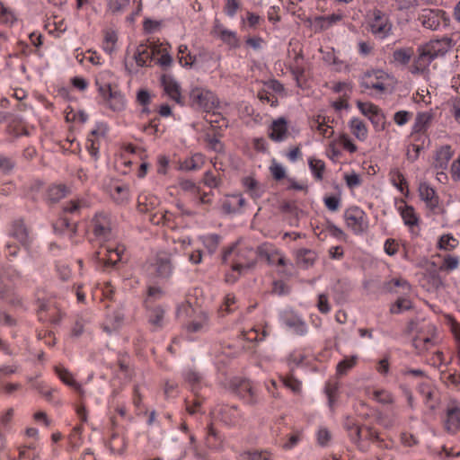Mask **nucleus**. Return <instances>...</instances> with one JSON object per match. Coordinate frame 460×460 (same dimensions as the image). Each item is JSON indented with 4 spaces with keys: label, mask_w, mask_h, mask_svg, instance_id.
<instances>
[{
    "label": "nucleus",
    "mask_w": 460,
    "mask_h": 460,
    "mask_svg": "<svg viewBox=\"0 0 460 460\" xmlns=\"http://www.w3.org/2000/svg\"><path fill=\"white\" fill-rule=\"evenodd\" d=\"M450 47V40L446 38L431 40L420 47L418 58L414 62L413 72L423 71L434 58L445 55Z\"/></svg>",
    "instance_id": "1"
},
{
    "label": "nucleus",
    "mask_w": 460,
    "mask_h": 460,
    "mask_svg": "<svg viewBox=\"0 0 460 460\" xmlns=\"http://www.w3.org/2000/svg\"><path fill=\"white\" fill-rule=\"evenodd\" d=\"M140 43L132 50L130 56V49L127 50V57L125 58V67L130 74H135L139 68L146 66L155 58L154 44Z\"/></svg>",
    "instance_id": "2"
},
{
    "label": "nucleus",
    "mask_w": 460,
    "mask_h": 460,
    "mask_svg": "<svg viewBox=\"0 0 460 460\" xmlns=\"http://www.w3.org/2000/svg\"><path fill=\"white\" fill-rule=\"evenodd\" d=\"M190 103L191 107L209 113L219 104L216 94L203 87H195L190 92Z\"/></svg>",
    "instance_id": "3"
},
{
    "label": "nucleus",
    "mask_w": 460,
    "mask_h": 460,
    "mask_svg": "<svg viewBox=\"0 0 460 460\" xmlns=\"http://www.w3.org/2000/svg\"><path fill=\"white\" fill-rule=\"evenodd\" d=\"M257 252L248 245L240 244L236 248L235 258L232 269L239 274L246 273L254 267L257 261Z\"/></svg>",
    "instance_id": "4"
},
{
    "label": "nucleus",
    "mask_w": 460,
    "mask_h": 460,
    "mask_svg": "<svg viewBox=\"0 0 460 460\" xmlns=\"http://www.w3.org/2000/svg\"><path fill=\"white\" fill-rule=\"evenodd\" d=\"M367 22L371 32L379 39H385L392 31L393 24L388 15L380 10L371 11Z\"/></svg>",
    "instance_id": "5"
},
{
    "label": "nucleus",
    "mask_w": 460,
    "mask_h": 460,
    "mask_svg": "<svg viewBox=\"0 0 460 460\" xmlns=\"http://www.w3.org/2000/svg\"><path fill=\"white\" fill-rule=\"evenodd\" d=\"M100 95L104 104L113 111H121L125 109L124 96L118 91H112L111 84L104 83L99 87Z\"/></svg>",
    "instance_id": "6"
},
{
    "label": "nucleus",
    "mask_w": 460,
    "mask_h": 460,
    "mask_svg": "<svg viewBox=\"0 0 460 460\" xmlns=\"http://www.w3.org/2000/svg\"><path fill=\"white\" fill-rule=\"evenodd\" d=\"M390 82L391 76L385 71L372 70L365 74L362 84L366 88L383 93L388 88Z\"/></svg>",
    "instance_id": "7"
},
{
    "label": "nucleus",
    "mask_w": 460,
    "mask_h": 460,
    "mask_svg": "<svg viewBox=\"0 0 460 460\" xmlns=\"http://www.w3.org/2000/svg\"><path fill=\"white\" fill-rule=\"evenodd\" d=\"M345 221L348 227L354 233L360 234L367 229V220L365 212L359 208L353 207L346 210Z\"/></svg>",
    "instance_id": "8"
},
{
    "label": "nucleus",
    "mask_w": 460,
    "mask_h": 460,
    "mask_svg": "<svg viewBox=\"0 0 460 460\" xmlns=\"http://www.w3.org/2000/svg\"><path fill=\"white\" fill-rule=\"evenodd\" d=\"M342 18L343 14L337 13L327 16L307 17L305 22L313 31L321 32L337 24Z\"/></svg>",
    "instance_id": "9"
},
{
    "label": "nucleus",
    "mask_w": 460,
    "mask_h": 460,
    "mask_svg": "<svg viewBox=\"0 0 460 460\" xmlns=\"http://www.w3.org/2000/svg\"><path fill=\"white\" fill-rule=\"evenodd\" d=\"M153 272L160 278H169L172 272V256L167 252H159L151 264Z\"/></svg>",
    "instance_id": "10"
},
{
    "label": "nucleus",
    "mask_w": 460,
    "mask_h": 460,
    "mask_svg": "<svg viewBox=\"0 0 460 460\" xmlns=\"http://www.w3.org/2000/svg\"><path fill=\"white\" fill-rule=\"evenodd\" d=\"M419 20L427 29L437 30L447 19L445 12L440 9H424Z\"/></svg>",
    "instance_id": "11"
},
{
    "label": "nucleus",
    "mask_w": 460,
    "mask_h": 460,
    "mask_svg": "<svg viewBox=\"0 0 460 460\" xmlns=\"http://www.w3.org/2000/svg\"><path fill=\"white\" fill-rule=\"evenodd\" d=\"M161 84L165 94L171 100L174 101L178 104L183 105L181 85L172 76L169 75H162Z\"/></svg>",
    "instance_id": "12"
},
{
    "label": "nucleus",
    "mask_w": 460,
    "mask_h": 460,
    "mask_svg": "<svg viewBox=\"0 0 460 460\" xmlns=\"http://www.w3.org/2000/svg\"><path fill=\"white\" fill-rule=\"evenodd\" d=\"M284 324L293 332L298 335H304L307 332L305 323L296 314L287 312L282 317Z\"/></svg>",
    "instance_id": "13"
},
{
    "label": "nucleus",
    "mask_w": 460,
    "mask_h": 460,
    "mask_svg": "<svg viewBox=\"0 0 460 460\" xmlns=\"http://www.w3.org/2000/svg\"><path fill=\"white\" fill-rule=\"evenodd\" d=\"M215 33L219 39L227 44L230 48L237 49L240 46V40L236 33L224 27L220 23H217L214 27Z\"/></svg>",
    "instance_id": "14"
},
{
    "label": "nucleus",
    "mask_w": 460,
    "mask_h": 460,
    "mask_svg": "<svg viewBox=\"0 0 460 460\" xmlns=\"http://www.w3.org/2000/svg\"><path fill=\"white\" fill-rule=\"evenodd\" d=\"M288 135L287 121L283 118L274 120L270 128L269 137L276 142L283 141Z\"/></svg>",
    "instance_id": "15"
},
{
    "label": "nucleus",
    "mask_w": 460,
    "mask_h": 460,
    "mask_svg": "<svg viewBox=\"0 0 460 460\" xmlns=\"http://www.w3.org/2000/svg\"><path fill=\"white\" fill-rule=\"evenodd\" d=\"M105 252V257L101 260L103 261L105 265H114L121 259V254L124 252V248L122 246H112L108 245L105 247H102L101 251L97 252V255L100 256Z\"/></svg>",
    "instance_id": "16"
},
{
    "label": "nucleus",
    "mask_w": 460,
    "mask_h": 460,
    "mask_svg": "<svg viewBox=\"0 0 460 460\" xmlns=\"http://www.w3.org/2000/svg\"><path fill=\"white\" fill-rule=\"evenodd\" d=\"M239 396L248 404H255L258 402L257 394L248 380H243L237 386Z\"/></svg>",
    "instance_id": "17"
},
{
    "label": "nucleus",
    "mask_w": 460,
    "mask_h": 460,
    "mask_svg": "<svg viewBox=\"0 0 460 460\" xmlns=\"http://www.w3.org/2000/svg\"><path fill=\"white\" fill-rule=\"evenodd\" d=\"M419 194L420 199L426 203V205L429 208L433 209L438 207V197L437 196L434 189H432L428 183H420Z\"/></svg>",
    "instance_id": "18"
},
{
    "label": "nucleus",
    "mask_w": 460,
    "mask_h": 460,
    "mask_svg": "<svg viewBox=\"0 0 460 460\" xmlns=\"http://www.w3.org/2000/svg\"><path fill=\"white\" fill-rule=\"evenodd\" d=\"M260 254L261 257L265 258L268 263L270 265H286V258L284 255L279 250L274 249L273 247H262L260 251Z\"/></svg>",
    "instance_id": "19"
},
{
    "label": "nucleus",
    "mask_w": 460,
    "mask_h": 460,
    "mask_svg": "<svg viewBox=\"0 0 460 460\" xmlns=\"http://www.w3.org/2000/svg\"><path fill=\"white\" fill-rule=\"evenodd\" d=\"M433 119V113L430 111L418 112L412 127L413 133H425Z\"/></svg>",
    "instance_id": "20"
},
{
    "label": "nucleus",
    "mask_w": 460,
    "mask_h": 460,
    "mask_svg": "<svg viewBox=\"0 0 460 460\" xmlns=\"http://www.w3.org/2000/svg\"><path fill=\"white\" fill-rule=\"evenodd\" d=\"M11 235L23 246H27L31 242L29 230L22 221H15L13 223Z\"/></svg>",
    "instance_id": "21"
},
{
    "label": "nucleus",
    "mask_w": 460,
    "mask_h": 460,
    "mask_svg": "<svg viewBox=\"0 0 460 460\" xmlns=\"http://www.w3.org/2000/svg\"><path fill=\"white\" fill-rule=\"evenodd\" d=\"M155 58L156 63L162 67H169L172 65V59L169 54L166 45L163 43L154 44Z\"/></svg>",
    "instance_id": "22"
},
{
    "label": "nucleus",
    "mask_w": 460,
    "mask_h": 460,
    "mask_svg": "<svg viewBox=\"0 0 460 460\" xmlns=\"http://www.w3.org/2000/svg\"><path fill=\"white\" fill-rule=\"evenodd\" d=\"M136 5L135 14H138L141 11V0H110L109 9L112 13H120L126 10L130 4Z\"/></svg>",
    "instance_id": "23"
},
{
    "label": "nucleus",
    "mask_w": 460,
    "mask_h": 460,
    "mask_svg": "<svg viewBox=\"0 0 460 460\" xmlns=\"http://www.w3.org/2000/svg\"><path fill=\"white\" fill-rule=\"evenodd\" d=\"M385 288L394 294L408 295L411 292L410 284L402 279H393L385 283Z\"/></svg>",
    "instance_id": "24"
},
{
    "label": "nucleus",
    "mask_w": 460,
    "mask_h": 460,
    "mask_svg": "<svg viewBox=\"0 0 460 460\" xmlns=\"http://www.w3.org/2000/svg\"><path fill=\"white\" fill-rule=\"evenodd\" d=\"M311 128L319 132V134L325 138H330L334 133L332 128L326 123L325 117L321 115H318L313 119Z\"/></svg>",
    "instance_id": "25"
},
{
    "label": "nucleus",
    "mask_w": 460,
    "mask_h": 460,
    "mask_svg": "<svg viewBox=\"0 0 460 460\" xmlns=\"http://www.w3.org/2000/svg\"><path fill=\"white\" fill-rule=\"evenodd\" d=\"M243 185L246 192L253 199H257L261 197L263 193L262 186L252 177L247 176L243 179Z\"/></svg>",
    "instance_id": "26"
},
{
    "label": "nucleus",
    "mask_w": 460,
    "mask_h": 460,
    "mask_svg": "<svg viewBox=\"0 0 460 460\" xmlns=\"http://www.w3.org/2000/svg\"><path fill=\"white\" fill-rule=\"evenodd\" d=\"M111 229V224L108 217L104 214H99L93 220V231L98 236H106Z\"/></svg>",
    "instance_id": "27"
},
{
    "label": "nucleus",
    "mask_w": 460,
    "mask_h": 460,
    "mask_svg": "<svg viewBox=\"0 0 460 460\" xmlns=\"http://www.w3.org/2000/svg\"><path fill=\"white\" fill-rule=\"evenodd\" d=\"M447 429L450 432L456 431L460 427V410L452 405L447 409Z\"/></svg>",
    "instance_id": "28"
},
{
    "label": "nucleus",
    "mask_w": 460,
    "mask_h": 460,
    "mask_svg": "<svg viewBox=\"0 0 460 460\" xmlns=\"http://www.w3.org/2000/svg\"><path fill=\"white\" fill-rule=\"evenodd\" d=\"M390 181L402 194L408 192V184L404 175L398 168H393L389 173Z\"/></svg>",
    "instance_id": "29"
},
{
    "label": "nucleus",
    "mask_w": 460,
    "mask_h": 460,
    "mask_svg": "<svg viewBox=\"0 0 460 460\" xmlns=\"http://www.w3.org/2000/svg\"><path fill=\"white\" fill-rule=\"evenodd\" d=\"M413 346L419 353L430 349L434 345L433 335L420 333L413 339Z\"/></svg>",
    "instance_id": "30"
},
{
    "label": "nucleus",
    "mask_w": 460,
    "mask_h": 460,
    "mask_svg": "<svg viewBox=\"0 0 460 460\" xmlns=\"http://www.w3.org/2000/svg\"><path fill=\"white\" fill-rule=\"evenodd\" d=\"M107 128L104 125H98L96 128L93 129L87 141L91 143L90 148L93 154H95L99 149L98 142L101 138L104 137Z\"/></svg>",
    "instance_id": "31"
},
{
    "label": "nucleus",
    "mask_w": 460,
    "mask_h": 460,
    "mask_svg": "<svg viewBox=\"0 0 460 460\" xmlns=\"http://www.w3.org/2000/svg\"><path fill=\"white\" fill-rule=\"evenodd\" d=\"M349 128L351 133L360 141H364L367 137V128L365 123L359 119L354 118L349 121Z\"/></svg>",
    "instance_id": "32"
},
{
    "label": "nucleus",
    "mask_w": 460,
    "mask_h": 460,
    "mask_svg": "<svg viewBox=\"0 0 460 460\" xmlns=\"http://www.w3.org/2000/svg\"><path fill=\"white\" fill-rule=\"evenodd\" d=\"M297 263L303 268H309L312 266L315 260L316 254L312 250L300 249L296 252Z\"/></svg>",
    "instance_id": "33"
},
{
    "label": "nucleus",
    "mask_w": 460,
    "mask_h": 460,
    "mask_svg": "<svg viewBox=\"0 0 460 460\" xmlns=\"http://www.w3.org/2000/svg\"><path fill=\"white\" fill-rule=\"evenodd\" d=\"M56 373L58 374V377L67 385L70 387L75 389L79 393H83V390L81 388V385L76 383V381L74 379L72 374L67 371L66 368L61 367H56Z\"/></svg>",
    "instance_id": "34"
},
{
    "label": "nucleus",
    "mask_w": 460,
    "mask_h": 460,
    "mask_svg": "<svg viewBox=\"0 0 460 460\" xmlns=\"http://www.w3.org/2000/svg\"><path fill=\"white\" fill-rule=\"evenodd\" d=\"M402 218L405 225L413 226L418 224V217L414 208L408 205H403L399 208Z\"/></svg>",
    "instance_id": "35"
},
{
    "label": "nucleus",
    "mask_w": 460,
    "mask_h": 460,
    "mask_svg": "<svg viewBox=\"0 0 460 460\" xmlns=\"http://www.w3.org/2000/svg\"><path fill=\"white\" fill-rule=\"evenodd\" d=\"M158 199L152 195L141 194L138 197V209L141 212H147L158 205Z\"/></svg>",
    "instance_id": "36"
},
{
    "label": "nucleus",
    "mask_w": 460,
    "mask_h": 460,
    "mask_svg": "<svg viewBox=\"0 0 460 460\" xmlns=\"http://www.w3.org/2000/svg\"><path fill=\"white\" fill-rule=\"evenodd\" d=\"M214 415L220 416L226 423L231 424L237 416V411L234 407L222 406L213 411Z\"/></svg>",
    "instance_id": "37"
},
{
    "label": "nucleus",
    "mask_w": 460,
    "mask_h": 460,
    "mask_svg": "<svg viewBox=\"0 0 460 460\" xmlns=\"http://www.w3.org/2000/svg\"><path fill=\"white\" fill-rule=\"evenodd\" d=\"M111 198L119 204L126 203L129 199L128 187L126 185H117L111 190Z\"/></svg>",
    "instance_id": "38"
},
{
    "label": "nucleus",
    "mask_w": 460,
    "mask_h": 460,
    "mask_svg": "<svg viewBox=\"0 0 460 460\" xmlns=\"http://www.w3.org/2000/svg\"><path fill=\"white\" fill-rule=\"evenodd\" d=\"M118 36L114 31H106L102 43L103 50L111 55L117 49Z\"/></svg>",
    "instance_id": "39"
},
{
    "label": "nucleus",
    "mask_w": 460,
    "mask_h": 460,
    "mask_svg": "<svg viewBox=\"0 0 460 460\" xmlns=\"http://www.w3.org/2000/svg\"><path fill=\"white\" fill-rule=\"evenodd\" d=\"M204 164V157L201 154H195L190 158L186 159L181 164V169L188 171H195L199 169Z\"/></svg>",
    "instance_id": "40"
},
{
    "label": "nucleus",
    "mask_w": 460,
    "mask_h": 460,
    "mask_svg": "<svg viewBox=\"0 0 460 460\" xmlns=\"http://www.w3.org/2000/svg\"><path fill=\"white\" fill-rule=\"evenodd\" d=\"M413 50L411 49H396L393 53V61L398 65L405 66L410 62Z\"/></svg>",
    "instance_id": "41"
},
{
    "label": "nucleus",
    "mask_w": 460,
    "mask_h": 460,
    "mask_svg": "<svg viewBox=\"0 0 460 460\" xmlns=\"http://www.w3.org/2000/svg\"><path fill=\"white\" fill-rule=\"evenodd\" d=\"M245 199L242 195H232L224 203V208L229 212H234L243 208Z\"/></svg>",
    "instance_id": "42"
},
{
    "label": "nucleus",
    "mask_w": 460,
    "mask_h": 460,
    "mask_svg": "<svg viewBox=\"0 0 460 460\" xmlns=\"http://www.w3.org/2000/svg\"><path fill=\"white\" fill-rule=\"evenodd\" d=\"M453 155L452 149L449 146H441L436 155L437 164L444 168L447 164L448 161L451 159Z\"/></svg>",
    "instance_id": "43"
},
{
    "label": "nucleus",
    "mask_w": 460,
    "mask_h": 460,
    "mask_svg": "<svg viewBox=\"0 0 460 460\" xmlns=\"http://www.w3.org/2000/svg\"><path fill=\"white\" fill-rule=\"evenodd\" d=\"M358 361L357 356H351L349 358H345L343 360L338 363L336 367V373L338 376H344L348 373L349 370L353 368Z\"/></svg>",
    "instance_id": "44"
},
{
    "label": "nucleus",
    "mask_w": 460,
    "mask_h": 460,
    "mask_svg": "<svg viewBox=\"0 0 460 460\" xmlns=\"http://www.w3.org/2000/svg\"><path fill=\"white\" fill-rule=\"evenodd\" d=\"M371 397L375 401L383 404H392L394 402L393 394L385 389H375L371 393Z\"/></svg>",
    "instance_id": "45"
},
{
    "label": "nucleus",
    "mask_w": 460,
    "mask_h": 460,
    "mask_svg": "<svg viewBox=\"0 0 460 460\" xmlns=\"http://www.w3.org/2000/svg\"><path fill=\"white\" fill-rule=\"evenodd\" d=\"M67 193L68 189L65 185L59 184L49 187L48 196L51 201L57 202L65 198Z\"/></svg>",
    "instance_id": "46"
},
{
    "label": "nucleus",
    "mask_w": 460,
    "mask_h": 460,
    "mask_svg": "<svg viewBox=\"0 0 460 460\" xmlns=\"http://www.w3.org/2000/svg\"><path fill=\"white\" fill-rule=\"evenodd\" d=\"M406 296V295H403ZM412 306L411 301L406 296H400L395 301L394 304L392 305L390 308V312L392 314H401L406 310L411 309Z\"/></svg>",
    "instance_id": "47"
},
{
    "label": "nucleus",
    "mask_w": 460,
    "mask_h": 460,
    "mask_svg": "<svg viewBox=\"0 0 460 460\" xmlns=\"http://www.w3.org/2000/svg\"><path fill=\"white\" fill-rule=\"evenodd\" d=\"M206 120L209 123L212 129H221L227 127L226 119L219 113H209L206 116Z\"/></svg>",
    "instance_id": "48"
},
{
    "label": "nucleus",
    "mask_w": 460,
    "mask_h": 460,
    "mask_svg": "<svg viewBox=\"0 0 460 460\" xmlns=\"http://www.w3.org/2000/svg\"><path fill=\"white\" fill-rule=\"evenodd\" d=\"M110 449L112 453L120 455L125 451L126 443L123 438L117 434H113L110 440Z\"/></svg>",
    "instance_id": "49"
},
{
    "label": "nucleus",
    "mask_w": 460,
    "mask_h": 460,
    "mask_svg": "<svg viewBox=\"0 0 460 460\" xmlns=\"http://www.w3.org/2000/svg\"><path fill=\"white\" fill-rule=\"evenodd\" d=\"M458 245V240L451 234H444L438 241V248L452 251Z\"/></svg>",
    "instance_id": "50"
},
{
    "label": "nucleus",
    "mask_w": 460,
    "mask_h": 460,
    "mask_svg": "<svg viewBox=\"0 0 460 460\" xmlns=\"http://www.w3.org/2000/svg\"><path fill=\"white\" fill-rule=\"evenodd\" d=\"M309 167L317 180L323 179V174L325 170V164L323 161L316 158H311L309 160Z\"/></svg>",
    "instance_id": "51"
},
{
    "label": "nucleus",
    "mask_w": 460,
    "mask_h": 460,
    "mask_svg": "<svg viewBox=\"0 0 460 460\" xmlns=\"http://www.w3.org/2000/svg\"><path fill=\"white\" fill-rule=\"evenodd\" d=\"M208 253L212 254L217 249L219 237L216 234H210L200 238Z\"/></svg>",
    "instance_id": "52"
},
{
    "label": "nucleus",
    "mask_w": 460,
    "mask_h": 460,
    "mask_svg": "<svg viewBox=\"0 0 460 460\" xmlns=\"http://www.w3.org/2000/svg\"><path fill=\"white\" fill-rule=\"evenodd\" d=\"M263 22V19L252 12L246 13V18L242 21L243 25H247L251 29H256Z\"/></svg>",
    "instance_id": "53"
},
{
    "label": "nucleus",
    "mask_w": 460,
    "mask_h": 460,
    "mask_svg": "<svg viewBox=\"0 0 460 460\" xmlns=\"http://www.w3.org/2000/svg\"><path fill=\"white\" fill-rule=\"evenodd\" d=\"M164 311L161 307H155L150 312L149 322L155 327H160L164 319Z\"/></svg>",
    "instance_id": "54"
},
{
    "label": "nucleus",
    "mask_w": 460,
    "mask_h": 460,
    "mask_svg": "<svg viewBox=\"0 0 460 460\" xmlns=\"http://www.w3.org/2000/svg\"><path fill=\"white\" fill-rule=\"evenodd\" d=\"M337 392H338V385L337 384H332V383L326 384L325 394L328 397V404L331 408L333 407V405L336 402Z\"/></svg>",
    "instance_id": "55"
},
{
    "label": "nucleus",
    "mask_w": 460,
    "mask_h": 460,
    "mask_svg": "<svg viewBox=\"0 0 460 460\" xmlns=\"http://www.w3.org/2000/svg\"><path fill=\"white\" fill-rule=\"evenodd\" d=\"M375 128L377 130H383L385 125V119L384 114L381 112L380 109H378L372 116L368 118Z\"/></svg>",
    "instance_id": "56"
},
{
    "label": "nucleus",
    "mask_w": 460,
    "mask_h": 460,
    "mask_svg": "<svg viewBox=\"0 0 460 460\" xmlns=\"http://www.w3.org/2000/svg\"><path fill=\"white\" fill-rule=\"evenodd\" d=\"M172 214L168 211L155 213L151 216L150 221L155 225H166L171 220Z\"/></svg>",
    "instance_id": "57"
},
{
    "label": "nucleus",
    "mask_w": 460,
    "mask_h": 460,
    "mask_svg": "<svg viewBox=\"0 0 460 460\" xmlns=\"http://www.w3.org/2000/svg\"><path fill=\"white\" fill-rule=\"evenodd\" d=\"M357 106L362 114L368 118L379 109L376 105L371 102H358Z\"/></svg>",
    "instance_id": "58"
},
{
    "label": "nucleus",
    "mask_w": 460,
    "mask_h": 460,
    "mask_svg": "<svg viewBox=\"0 0 460 460\" xmlns=\"http://www.w3.org/2000/svg\"><path fill=\"white\" fill-rule=\"evenodd\" d=\"M15 21L13 13L0 2V22L13 23Z\"/></svg>",
    "instance_id": "59"
},
{
    "label": "nucleus",
    "mask_w": 460,
    "mask_h": 460,
    "mask_svg": "<svg viewBox=\"0 0 460 460\" xmlns=\"http://www.w3.org/2000/svg\"><path fill=\"white\" fill-rule=\"evenodd\" d=\"M423 149V146L421 145L412 144L411 145L406 151V157L407 159L413 163L415 162L420 154V151Z\"/></svg>",
    "instance_id": "60"
},
{
    "label": "nucleus",
    "mask_w": 460,
    "mask_h": 460,
    "mask_svg": "<svg viewBox=\"0 0 460 460\" xmlns=\"http://www.w3.org/2000/svg\"><path fill=\"white\" fill-rule=\"evenodd\" d=\"M344 180H345L348 187L350 189L356 188L361 184L360 176L354 172H352L350 173H346L344 175Z\"/></svg>",
    "instance_id": "61"
},
{
    "label": "nucleus",
    "mask_w": 460,
    "mask_h": 460,
    "mask_svg": "<svg viewBox=\"0 0 460 460\" xmlns=\"http://www.w3.org/2000/svg\"><path fill=\"white\" fill-rule=\"evenodd\" d=\"M332 438L331 432L325 428H320L317 432V442L320 446L325 447Z\"/></svg>",
    "instance_id": "62"
},
{
    "label": "nucleus",
    "mask_w": 460,
    "mask_h": 460,
    "mask_svg": "<svg viewBox=\"0 0 460 460\" xmlns=\"http://www.w3.org/2000/svg\"><path fill=\"white\" fill-rule=\"evenodd\" d=\"M270 171L275 180H281L286 176L285 168L278 163H272L270 167Z\"/></svg>",
    "instance_id": "63"
},
{
    "label": "nucleus",
    "mask_w": 460,
    "mask_h": 460,
    "mask_svg": "<svg viewBox=\"0 0 460 460\" xmlns=\"http://www.w3.org/2000/svg\"><path fill=\"white\" fill-rule=\"evenodd\" d=\"M450 173L454 181L460 180V156L452 162L450 166Z\"/></svg>",
    "instance_id": "64"
}]
</instances>
